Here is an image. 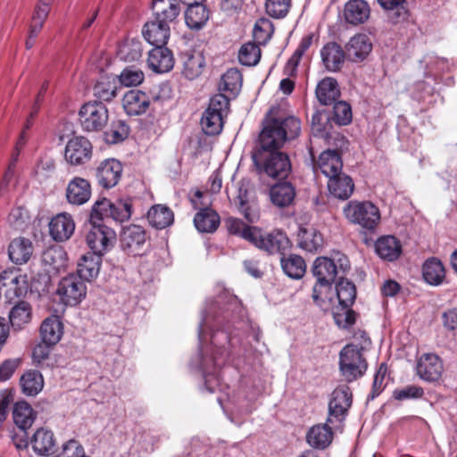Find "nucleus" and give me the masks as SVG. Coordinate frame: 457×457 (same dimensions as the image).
<instances>
[{
	"label": "nucleus",
	"mask_w": 457,
	"mask_h": 457,
	"mask_svg": "<svg viewBox=\"0 0 457 457\" xmlns=\"http://www.w3.org/2000/svg\"><path fill=\"white\" fill-rule=\"evenodd\" d=\"M317 164L320 171L328 179L343 173V162L336 150L322 152Z\"/></svg>",
	"instance_id": "obj_34"
},
{
	"label": "nucleus",
	"mask_w": 457,
	"mask_h": 457,
	"mask_svg": "<svg viewBox=\"0 0 457 457\" xmlns=\"http://www.w3.org/2000/svg\"><path fill=\"white\" fill-rule=\"evenodd\" d=\"M375 251L381 259L393 262L401 255L402 245L395 237L384 236L376 241Z\"/></svg>",
	"instance_id": "obj_30"
},
{
	"label": "nucleus",
	"mask_w": 457,
	"mask_h": 457,
	"mask_svg": "<svg viewBox=\"0 0 457 457\" xmlns=\"http://www.w3.org/2000/svg\"><path fill=\"white\" fill-rule=\"evenodd\" d=\"M50 7L42 3H38L36 6L35 12L31 19V24L29 28H32L33 35H38L43 28V25L48 16Z\"/></svg>",
	"instance_id": "obj_61"
},
{
	"label": "nucleus",
	"mask_w": 457,
	"mask_h": 457,
	"mask_svg": "<svg viewBox=\"0 0 457 457\" xmlns=\"http://www.w3.org/2000/svg\"><path fill=\"white\" fill-rule=\"evenodd\" d=\"M323 237L313 227H301L298 232V245L310 252H317L322 246Z\"/></svg>",
	"instance_id": "obj_42"
},
{
	"label": "nucleus",
	"mask_w": 457,
	"mask_h": 457,
	"mask_svg": "<svg viewBox=\"0 0 457 457\" xmlns=\"http://www.w3.org/2000/svg\"><path fill=\"white\" fill-rule=\"evenodd\" d=\"M101 264L102 255L88 252L79 258L77 275L84 280L91 281L98 276Z\"/></svg>",
	"instance_id": "obj_28"
},
{
	"label": "nucleus",
	"mask_w": 457,
	"mask_h": 457,
	"mask_svg": "<svg viewBox=\"0 0 457 457\" xmlns=\"http://www.w3.org/2000/svg\"><path fill=\"white\" fill-rule=\"evenodd\" d=\"M338 304L352 306L356 298V288L353 283L339 277V281L336 286Z\"/></svg>",
	"instance_id": "obj_51"
},
{
	"label": "nucleus",
	"mask_w": 457,
	"mask_h": 457,
	"mask_svg": "<svg viewBox=\"0 0 457 457\" xmlns=\"http://www.w3.org/2000/svg\"><path fill=\"white\" fill-rule=\"evenodd\" d=\"M351 307L338 304L333 308L334 320L339 328H348L355 323L357 314Z\"/></svg>",
	"instance_id": "obj_53"
},
{
	"label": "nucleus",
	"mask_w": 457,
	"mask_h": 457,
	"mask_svg": "<svg viewBox=\"0 0 457 457\" xmlns=\"http://www.w3.org/2000/svg\"><path fill=\"white\" fill-rule=\"evenodd\" d=\"M146 232L138 225H129L123 228L120 235V244L123 250L130 254H139V250L145 244Z\"/></svg>",
	"instance_id": "obj_19"
},
{
	"label": "nucleus",
	"mask_w": 457,
	"mask_h": 457,
	"mask_svg": "<svg viewBox=\"0 0 457 457\" xmlns=\"http://www.w3.org/2000/svg\"><path fill=\"white\" fill-rule=\"evenodd\" d=\"M355 339L360 338L359 344H348L340 351L339 370L346 382H353L361 378L368 369V363L361 351L367 349L371 342L366 332L359 331L354 334Z\"/></svg>",
	"instance_id": "obj_1"
},
{
	"label": "nucleus",
	"mask_w": 457,
	"mask_h": 457,
	"mask_svg": "<svg viewBox=\"0 0 457 457\" xmlns=\"http://www.w3.org/2000/svg\"><path fill=\"white\" fill-rule=\"evenodd\" d=\"M225 226L231 235L239 236L252 243L253 237L258 232V228L246 225L243 220L234 217H228L224 221Z\"/></svg>",
	"instance_id": "obj_48"
},
{
	"label": "nucleus",
	"mask_w": 457,
	"mask_h": 457,
	"mask_svg": "<svg viewBox=\"0 0 457 457\" xmlns=\"http://www.w3.org/2000/svg\"><path fill=\"white\" fill-rule=\"evenodd\" d=\"M22 392L27 395H37L44 386V379L37 370H28L21 378Z\"/></svg>",
	"instance_id": "obj_49"
},
{
	"label": "nucleus",
	"mask_w": 457,
	"mask_h": 457,
	"mask_svg": "<svg viewBox=\"0 0 457 457\" xmlns=\"http://www.w3.org/2000/svg\"><path fill=\"white\" fill-rule=\"evenodd\" d=\"M372 43L365 34H358L353 37L346 45V55L352 62H361L370 54Z\"/></svg>",
	"instance_id": "obj_27"
},
{
	"label": "nucleus",
	"mask_w": 457,
	"mask_h": 457,
	"mask_svg": "<svg viewBox=\"0 0 457 457\" xmlns=\"http://www.w3.org/2000/svg\"><path fill=\"white\" fill-rule=\"evenodd\" d=\"M349 269L348 258L345 254L337 253L333 258H316L312 265V274L318 284L324 287L331 285L340 273L345 274Z\"/></svg>",
	"instance_id": "obj_4"
},
{
	"label": "nucleus",
	"mask_w": 457,
	"mask_h": 457,
	"mask_svg": "<svg viewBox=\"0 0 457 457\" xmlns=\"http://www.w3.org/2000/svg\"><path fill=\"white\" fill-rule=\"evenodd\" d=\"M345 219L363 229L373 231L380 222V211L370 201H350L343 209Z\"/></svg>",
	"instance_id": "obj_3"
},
{
	"label": "nucleus",
	"mask_w": 457,
	"mask_h": 457,
	"mask_svg": "<svg viewBox=\"0 0 457 457\" xmlns=\"http://www.w3.org/2000/svg\"><path fill=\"white\" fill-rule=\"evenodd\" d=\"M31 318V310L29 303L21 302L12 308L9 320L12 328L15 329L21 328L25 324L29 323Z\"/></svg>",
	"instance_id": "obj_50"
},
{
	"label": "nucleus",
	"mask_w": 457,
	"mask_h": 457,
	"mask_svg": "<svg viewBox=\"0 0 457 457\" xmlns=\"http://www.w3.org/2000/svg\"><path fill=\"white\" fill-rule=\"evenodd\" d=\"M100 220L97 219L92 220L90 217L91 228L86 236V242L92 250L91 253L103 256L113 247L116 234L112 228L97 223Z\"/></svg>",
	"instance_id": "obj_7"
},
{
	"label": "nucleus",
	"mask_w": 457,
	"mask_h": 457,
	"mask_svg": "<svg viewBox=\"0 0 457 457\" xmlns=\"http://www.w3.org/2000/svg\"><path fill=\"white\" fill-rule=\"evenodd\" d=\"M143 53L142 44L139 40L130 39L123 43L119 48V56L126 62H135L141 58Z\"/></svg>",
	"instance_id": "obj_54"
},
{
	"label": "nucleus",
	"mask_w": 457,
	"mask_h": 457,
	"mask_svg": "<svg viewBox=\"0 0 457 457\" xmlns=\"http://www.w3.org/2000/svg\"><path fill=\"white\" fill-rule=\"evenodd\" d=\"M220 222L219 214L211 208L201 209L194 218L195 228L201 233H213Z\"/></svg>",
	"instance_id": "obj_36"
},
{
	"label": "nucleus",
	"mask_w": 457,
	"mask_h": 457,
	"mask_svg": "<svg viewBox=\"0 0 457 457\" xmlns=\"http://www.w3.org/2000/svg\"><path fill=\"white\" fill-rule=\"evenodd\" d=\"M92 154L91 143L84 137L71 138L65 147V159L72 165L83 164Z\"/></svg>",
	"instance_id": "obj_16"
},
{
	"label": "nucleus",
	"mask_w": 457,
	"mask_h": 457,
	"mask_svg": "<svg viewBox=\"0 0 457 457\" xmlns=\"http://www.w3.org/2000/svg\"><path fill=\"white\" fill-rule=\"evenodd\" d=\"M278 112V108L272 107L267 115L282 135L284 141L287 143L297 138L302 131L300 119L294 115L281 116Z\"/></svg>",
	"instance_id": "obj_13"
},
{
	"label": "nucleus",
	"mask_w": 457,
	"mask_h": 457,
	"mask_svg": "<svg viewBox=\"0 0 457 457\" xmlns=\"http://www.w3.org/2000/svg\"><path fill=\"white\" fill-rule=\"evenodd\" d=\"M262 124L263 127L259 135L258 144L253 151L267 152L281 150L286 142L268 115H266Z\"/></svg>",
	"instance_id": "obj_15"
},
{
	"label": "nucleus",
	"mask_w": 457,
	"mask_h": 457,
	"mask_svg": "<svg viewBox=\"0 0 457 457\" xmlns=\"http://www.w3.org/2000/svg\"><path fill=\"white\" fill-rule=\"evenodd\" d=\"M117 80L113 76H102L95 84L94 96L103 101H111L117 94Z\"/></svg>",
	"instance_id": "obj_45"
},
{
	"label": "nucleus",
	"mask_w": 457,
	"mask_h": 457,
	"mask_svg": "<svg viewBox=\"0 0 457 457\" xmlns=\"http://www.w3.org/2000/svg\"><path fill=\"white\" fill-rule=\"evenodd\" d=\"M147 63L149 68L155 72H167L174 66L172 52L165 46H154L148 52Z\"/></svg>",
	"instance_id": "obj_22"
},
{
	"label": "nucleus",
	"mask_w": 457,
	"mask_h": 457,
	"mask_svg": "<svg viewBox=\"0 0 457 457\" xmlns=\"http://www.w3.org/2000/svg\"><path fill=\"white\" fill-rule=\"evenodd\" d=\"M40 334L45 345H56L63 334V325L59 317L53 315L46 318L41 324Z\"/></svg>",
	"instance_id": "obj_32"
},
{
	"label": "nucleus",
	"mask_w": 457,
	"mask_h": 457,
	"mask_svg": "<svg viewBox=\"0 0 457 457\" xmlns=\"http://www.w3.org/2000/svg\"><path fill=\"white\" fill-rule=\"evenodd\" d=\"M30 445L38 455H48L54 452L55 440L54 433L46 428H38L33 435Z\"/></svg>",
	"instance_id": "obj_38"
},
{
	"label": "nucleus",
	"mask_w": 457,
	"mask_h": 457,
	"mask_svg": "<svg viewBox=\"0 0 457 457\" xmlns=\"http://www.w3.org/2000/svg\"><path fill=\"white\" fill-rule=\"evenodd\" d=\"M145 79L144 72L135 67L125 68L119 76L120 82L125 87L140 85Z\"/></svg>",
	"instance_id": "obj_59"
},
{
	"label": "nucleus",
	"mask_w": 457,
	"mask_h": 457,
	"mask_svg": "<svg viewBox=\"0 0 457 457\" xmlns=\"http://www.w3.org/2000/svg\"><path fill=\"white\" fill-rule=\"evenodd\" d=\"M147 220L152 227L162 229L173 223L174 214L169 207L162 204H155L149 209Z\"/></svg>",
	"instance_id": "obj_40"
},
{
	"label": "nucleus",
	"mask_w": 457,
	"mask_h": 457,
	"mask_svg": "<svg viewBox=\"0 0 457 457\" xmlns=\"http://www.w3.org/2000/svg\"><path fill=\"white\" fill-rule=\"evenodd\" d=\"M55 170V163L52 157L43 156L35 167V175L39 181H44L51 177Z\"/></svg>",
	"instance_id": "obj_60"
},
{
	"label": "nucleus",
	"mask_w": 457,
	"mask_h": 457,
	"mask_svg": "<svg viewBox=\"0 0 457 457\" xmlns=\"http://www.w3.org/2000/svg\"><path fill=\"white\" fill-rule=\"evenodd\" d=\"M132 214V200L130 198L118 199L111 202L106 198L96 201L92 206V220H103L110 217L115 221L124 222L129 220Z\"/></svg>",
	"instance_id": "obj_6"
},
{
	"label": "nucleus",
	"mask_w": 457,
	"mask_h": 457,
	"mask_svg": "<svg viewBox=\"0 0 457 457\" xmlns=\"http://www.w3.org/2000/svg\"><path fill=\"white\" fill-rule=\"evenodd\" d=\"M229 106V98L223 94L214 95L208 108L203 113L201 126L203 131L208 136H215L221 132L223 117L227 115Z\"/></svg>",
	"instance_id": "obj_5"
},
{
	"label": "nucleus",
	"mask_w": 457,
	"mask_h": 457,
	"mask_svg": "<svg viewBox=\"0 0 457 457\" xmlns=\"http://www.w3.org/2000/svg\"><path fill=\"white\" fill-rule=\"evenodd\" d=\"M36 414L32 407L26 402H18L12 409V419L16 426L22 431L30 428L35 420Z\"/></svg>",
	"instance_id": "obj_43"
},
{
	"label": "nucleus",
	"mask_w": 457,
	"mask_h": 457,
	"mask_svg": "<svg viewBox=\"0 0 457 457\" xmlns=\"http://www.w3.org/2000/svg\"><path fill=\"white\" fill-rule=\"evenodd\" d=\"M329 422L312 426L306 434V442L313 448L325 449L333 440L332 428Z\"/></svg>",
	"instance_id": "obj_29"
},
{
	"label": "nucleus",
	"mask_w": 457,
	"mask_h": 457,
	"mask_svg": "<svg viewBox=\"0 0 457 457\" xmlns=\"http://www.w3.org/2000/svg\"><path fill=\"white\" fill-rule=\"evenodd\" d=\"M422 276L425 281L429 285H440L445 277L443 263L436 258L427 260L422 267Z\"/></svg>",
	"instance_id": "obj_44"
},
{
	"label": "nucleus",
	"mask_w": 457,
	"mask_h": 457,
	"mask_svg": "<svg viewBox=\"0 0 457 457\" xmlns=\"http://www.w3.org/2000/svg\"><path fill=\"white\" fill-rule=\"evenodd\" d=\"M387 374V366L385 362L381 363L374 375L371 393L369 395V400L375 399L386 387L385 379Z\"/></svg>",
	"instance_id": "obj_62"
},
{
	"label": "nucleus",
	"mask_w": 457,
	"mask_h": 457,
	"mask_svg": "<svg viewBox=\"0 0 457 457\" xmlns=\"http://www.w3.org/2000/svg\"><path fill=\"white\" fill-rule=\"evenodd\" d=\"M424 395V390L421 386L415 385H409L403 388H396L393 392V397L398 401H405L410 399H419Z\"/></svg>",
	"instance_id": "obj_63"
},
{
	"label": "nucleus",
	"mask_w": 457,
	"mask_h": 457,
	"mask_svg": "<svg viewBox=\"0 0 457 457\" xmlns=\"http://www.w3.org/2000/svg\"><path fill=\"white\" fill-rule=\"evenodd\" d=\"M145 39L154 46H164L170 35V26L155 20L147 21L143 28Z\"/></svg>",
	"instance_id": "obj_23"
},
{
	"label": "nucleus",
	"mask_w": 457,
	"mask_h": 457,
	"mask_svg": "<svg viewBox=\"0 0 457 457\" xmlns=\"http://www.w3.org/2000/svg\"><path fill=\"white\" fill-rule=\"evenodd\" d=\"M57 295L65 305H77L86 297L87 286L79 276L70 274L59 282Z\"/></svg>",
	"instance_id": "obj_9"
},
{
	"label": "nucleus",
	"mask_w": 457,
	"mask_h": 457,
	"mask_svg": "<svg viewBox=\"0 0 457 457\" xmlns=\"http://www.w3.org/2000/svg\"><path fill=\"white\" fill-rule=\"evenodd\" d=\"M43 259L54 270H59L66 264V253L61 247L47 249L44 253Z\"/></svg>",
	"instance_id": "obj_56"
},
{
	"label": "nucleus",
	"mask_w": 457,
	"mask_h": 457,
	"mask_svg": "<svg viewBox=\"0 0 457 457\" xmlns=\"http://www.w3.org/2000/svg\"><path fill=\"white\" fill-rule=\"evenodd\" d=\"M181 74L189 80L199 78L206 66L204 54L197 50H188L181 53Z\"/></svg>",
	"instance_id": "obj_18"
},
{
	"label": "nucleus",
	"mask_w": 457,
	"mask_h": 457,
	"mask_svg": "<svg viewBox=\"0 0 457 457\" xmlns=\"http://www.w3.org/2000/svg\"><path fill=\"white\" fill-rule=\"evenodd\" d=\"M352 108L345 101L334 103L331 119L338 125H347L352 121Z\"/></svg>",
	"instance_id": "obj_58"
},
{
	"label": "nucleus",
	"mask_w": 457,
	"mask_h": 457,
	"mask_svg": "<svg viewBox=\"0 0 457 457\" xmlns=\"http://www.w3.org/2000/svg\"><path fill=\"white\" fill-rule=\"evenodd\" d=\"M295 196V187L289 182L275 184L270 190V201L278 207H286L290 205L293 203Z\"/></svg>",
	"instance_id": "obj_39"
},
{
	"label": "nucleus",
	"mask_w": 457,
	"mask_h": 457,
	"mask_svg": "<svg viewBox=\"0 0 457 457\" xmlns=\"http://www.w3.org/2000/svg\"><path fill=\"white\" fill-rule=\"evenodd\" d=\"M320 56L326 70L336 72L343 67L346 53L336 42H329L321 48Z\"/></svg>",
	"instance_id": "obj_21"
},
{
	"label": "nucleus",
	"mask_w": 457,
	"mask_h": 457,
	"mask_svg": "<svg viewBox=\"0 0 457 457\" xmlns=\"http://www.w3.org/2000/svg\"><path fill=\"white\" fill-rule=\"evenodd\" d=\"M340 96L337 82L335 79L325 78L316 87V96L323 105L333 104Z\"/></svg>",
	"instance_id": "obj_41"
},
{
	"label": "nucleus",
	"mask_w": 457,
	"mask_h": 457,
	"mask_svg": "<svg viewBox=\"0 0 457 457\" xmlns=\"http://www.w3.org/2000/svg\"><path fill=\"white\" fill-rule=\"evenodd\" d=\"M261 59V49L253 42L244 44L238 52V61L245 66H254Z\"/></svg>",
	"instance_id": "obj_52"
},
{
	"label": "nucleus",
	"mask_w": 457,
	"mask_h": 457,
	"mask_svg": "<svg viewBox=\"0 0 457 457\" xmlns=\"http://www.w3.org/2000/svg\"><path fill=\"white\" fill-rule=\"evenodd\" d=\"M242 86V74L240 71L232 68L228 70L220 78L219 83V90L220 94L229 93L232 96H236Z\"/></svg>",
	"instance_id": "obj_46"
},
{
	"label": "nucleus",
	"mask_w": 457,
	"mask_h": 457,
	"mask_svg": "<svg viewBox=\"0 0 457 457\" xmlns=\"http://www.w3.org/2000/svg\"><path fill=\"white\" fill-rule=\"evenodd\" d=\"M280 262L283 271L291 278L299 279L305 273V262L297 254H290L288 257L284 255L281 257Z\"/></svg>",
	"instance_id": "obj_47"
},
{
	"label": "nucleus",
	"mask_w": 457,
	"mask_h": 457,
	"mask_svg": "<svg viewBox=\"0 0 457 457\" xmlns=\"http://www.w3.org/2000/svg\"><path fill=\"white\" fill-rule=\"evenodd\" d=\"M153 19L170 26L180 13L179 0H154Z\"/></svg>",
	"instance_id": "obj_20"
},
{
	"label": "nucleus",
	"mask_w": 457,
	"mask_h": 457,
	"mask_svg": "<svg viewBox=\"0 0 457 457\" xmlns=\"http://www.w3.org/2000/svg\"><path fill=\"white\" fill-rule=\"evenodd\" d=\"M291 6V0H266L265 9L269 16L282 19L287 16Z\"/></svg>",
	"instance_id": "obj_57"
},
{
	"label": "nucleus",
	"mask_w": 457,
	"mask_h": 457,
	"mask_svg": "<svg viewBox=\"0 0 457 457\" xmlns=\"http://www.w3.org/2000/svg\"><path fill=\"white\" fill-rule=\"evenodd\" d=\"M416 370L422 380L438 382L445 371L443 360L436 353H423L417 361Z\"/></svg>",
	"instance_id": "obj_12"
},
{
	"label": "nucleus",
	"mask_w": 457,
	"mask_h": 457,
	"mask_svg": "<svg viewBox=\"0 0 457 457\" xmlns=\"http://www.w3.org/2000/svg\"><path fill=\"white\" fill-rule=\"evenodd\" d=\"M370 15V8L364 0H350L345 5V21L353 25L364 23Z\"/></svg>",
	"instance_id": "obj_31"
},
{
	"label": "nucleus",
	"mask_w": 457,
	"mask_h": 457,
	"mask_svg": "<svg viewBox=\"0 0 457 457\" xmlns=\"http://www.w3.org/2000/svg\"><path fill=\"white\" fill-rule=\"evenodd\" d=\"M27 290L25 277L8 272L0 275V298L4 297L6 301L11 302L23 295Z\"/></svg>",
	"instance_id": "obj_17"
},
{
	"label": "nucleus",
	"mask_w": 457,
	"mask_h": 457,
	"mask_svg": "<svg viewBox=\"0 0 457 457\" xmlns=\"http://www.w3.org/2000/svg\"><path fill=\"white\" fill-rule=\"evenodd\" d=\"M185 21L191 29H202L209 20L210 12L204 2L187 4Z\"/></svg>",
	"instance_id": "obj_35"
},
{
	"label": "nucleus",
	"mask_w": 457,
	"mask_h": 457,
	"mask_svg": "<svg viewBox=\"0 0 457 457\" xmlns=\"http://www.w3.org/2000/svg\"><path fill=\"white\" fill-rule=\"evenodd\" d=\"M75 223L71 215L61 213L54 217L49 223V233L54 240L63 242L73 234Z\"/></svg>",
	"instance_id": "obj_24"
},
{
	"label": "nucleus",
	"mask_w": 457,
	"mask_h": 457,
	"mask_svg": "<svg viewBox=\"0 0 457 457\" xmlns=\"http://www.w3.org/2000/svg\"><path fill=\"white\" fill-rule=\"evenodd\" d=\"M379 4L386 11L394 12L391 17L394 22L404 18L406 14L405 0H378Z\"/></svg>",
	"instance_id": "obj_64"
},
{
	"label": "nucleus",
	"mask_w": 457,
	"mask_h": 457,
	"mask_svg": "<svg viewBox=\"0 0 457 457\" xmlns=\"http://www.w3.org/2000/svg\"><path fill=\"white\" fill-rule=\"evenodd\" d=\"M123 166L120 161L109 158L102 161L96 169L98 184L106 189L115 187L121 179Z\"/></svg>",
	"instance_id": "obj_14"
},
{
	"label": "nucleus",
	"mask_w": 457,
	"mask_h": 457,
	"mask_svg": "<svg viewBox=\"0 0 457 457\" xmlns=\"http://www.w3.org/2000/svg\"><path fill=\"white\" fill-rule=\"evenodd\" d=\"M252 158L260 174L282 180L291 173L292 165L289 156L281 150L253 151Z\"/></svg>",
	"instance_id": "obj_2"
},
{
	"label": "nucleus",
	"mask_w": 457,
	"mask_h": 457,
	"mask_svg": "<svg viewBox=\"0 0 457 457\" xmlns=\"http://www.w3.org/2000/svg\"><path fill=\"white\" fill-rule=\"evenodd\" d=\"M328 188L336 198L346 200L353 195L354 184L352 178L343 172L328 179Z\"/></svg>",
	"instance_id": "obj_33"
},
{
	"label": "nucleus",
	"mask_w": 457,
	"mask_h": 457,
	"mask_svg": "<svg viewBox=\"0 0 457 457\" xmlns=\"http://www.w3.org/2000/svg\"><path fill=\"white\" fill-rule=\"evenodd\" d=\"M129 134V127L125 121L118 120L112 122L111 128L105 132L106 141L116 144L124 140Z\"/></svg>",
	"instance_id": "obj_55"
},
{
	"label": "nucleus",
	"mask_w": 457,
	"mask_h": 457,
	"mask_svg": "<svg viewBox=\"0 0 457 457\" xmlns=\"http://www.w3.org/2000/svg\"><path fill=\"white\" fill-rule=\"evenodd\" d=\"M11 261L16 264L26 263L33 253L32 242L24 237L13 239L8 248Z\"/></svg>",
	"instance_id": "obj_37"
},
{
	"label": "nucleus",
	"mask_w": 457,
	"mask_h": 457,
	"mask_svg": "<svg viewBox=\"0 0 457 457\" xmlns=\"http://www.w3.org/2000/svg\"><path fill=\"white\" fill-rule=\"evenodd\" d=\"M352 392L348 386H337L331 394L327 421L331 424L343 421L352 405Z\"/></svg>",
	"instance_id": "obj_11"
},
{
	"label": "nucleus",
	"mask_w": 457,
	"mask_h": 457,
	"mask_svg": "<svg viewBox=\"0 0 457 457\" xmlns=\"http://www.w3.org/2000/svg\"><path fill=\"white\" fill-rule=\"evenodd\" d=\"M91 196L90 183L82 178L77 177L71 180L66 189L68 202L74 205L87 203Z\"/></svg>",
	"instance_id": "obj_26"
},
{
	"label": "nucleus",
	"mask_w": 457,
	"mask_h": 457,
	"mask_svg": "<svg viewBox=\"0 0 457 457\" xmlns=\"http://www.w3.org/2000/svg\"><path fill=\"white\" fill-rule=\"evenodd\" d=\"M150 105V97L143 91L129 90L122 98V106L129 115L145 113Z\"/></svg>",
	"instance_id": "obj_25"
},
{
	"label": "nucleus",
	"mask_w": 457,
	"mask_h": 457,
	"mask_svg": "<svg viewBox=\"0 0 457 457\" xmlns=\"http://www.w3.org/2000/svg\"><path fill=\"white\" fill-rule=\"evenodd\" d=\"M79 114L81 126L87 131L101 130L107 124L109 117L106 106L97 101L85 104Z\"/></svg>",
	"instance_id": "obj_10"
},
{
	"label": "nucleus",
	"mask_w": 457,
	"mask_h": 457,
	"mask_svg": "<svg viewBox=\"0 0 457 457\" xmlns=\"http://www.w3.org/2000/svg\"><path fill=\"white\" fill-rule=\"evenodd\" d=\"M251 244L270 254L278 253L282 256L291 247V242L285 232L276 229L263 235L259 228Z\"/></svg>",
	"instance_id": "obj_8"
}]
</instances>
